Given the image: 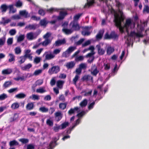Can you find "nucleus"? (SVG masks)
Returning a JSON list of instances; mask_svg holds the SVG:
<instances>
[{"mask_svg":"<svg viewBox=\"0 0 149 149\" xmlns=\"http://www.w3.org/2000/svg\"><path fill=\"white\" fill-rule=\"evenodd\" d=\"M112 11L114 13V22L115 23V26L119 28L120 31L121 33H123L124 32L123 29L125 27L124 26L123 27L122 26L121 23L124 20L125 17L123 12L120 10H119L118 12L120 14V16L119 14L117 13L114 9H112L111 10V12Z\"/></svg>","mask_w":149,"mask_h":149,"instance_id":"f257e3e1","label":"nucleus"},{"mask_svg":"<svg viewBox=\"0 0 149 149\" xmlns=\"http://www.w3.org/2000/svg\"><path fill=\"white\" fill-rule=\"evenodd\" d=\"M9 9L10 12L12 11V13H14L16 12V10H14L13 5H10L8 6L6 4H3L0 6V9L2 12H5L8 8Z\"/></svg>","mask_w":149,"mask_h":149,"instance_id":"f03ea898","label":"nucleus"},{"mask_svg":"<svg viewBox=\"0 0 149 149\" xmlns=\"http://www.w3.org/2000/svg\"><path fill=\"white\" fill-rule=\"evenodd\" d=\"M60 71V67L58 65L54 66L50 68L48 71V73L50 75L54 74H56Z\"/></svg>","mask_w":149,"mask_h":149,"instance_id":"7ed1b4c3","label":"nucleus"},{"mask_svg":"<svg viewBox=\"0 0 149 149\" xmlns=\"http://www.w3.org/2000/svg\"><path fill=\"white\" fill-rule=\"evenodd\" d=\"M70 26H71V29L73 31H78L79 30L80 27L78 21H73L70 24Z\"/></svg>","mask_w":149,"mask_h":149,"instance_id":"20e7f679","label":"nucleus"},{"mask_svg":"<svg viewBox=\"0 0 149 149\" xmlns=\"http://www.w3.org/2000/svg\"><path fill=\"white\" fill-rule=\"evenodd\" d=\"M91 69L92 70L91 72V74L93 76H96L99 72V70H97V66L95 65H94L91 67Z\"/></svg>","mask_w":149,"mask_h":149,"instance_id":"39448f33","label":"nucleus"},{"mask_svg":"<svg viewBox=\"0 0 149 149\" xmlns=\"http://www.w3.org/2000/svg\"><path fill=\"white\" fill-rule=\"evenodd\" d=\"M132 24V21L130 19H128L126 20L125 23L124 25V27L126 29V31L128 33L129 32L128 29L129 26Z\"/></svg>","mask_w":149,"mask_h":149,"instance_id":"423d86ee","label":"nucleus"},{"mask_svg":"<svg viewBox=\"0 0 149 149\" xmlns=\"http://www.w3.org/2000/svg\"><path fill=\"white\" fill-rule=\"evenodd\" d=\"M66 11H61L59 13V15L57 17V19L61 20L63 19L64 17L67 15Z\"/></svg>","mask_w":149,"mask_h":149,"instance_id":"0eeeda50","label":"nucleus"},{"mask_svg":"<svg viewBox=\"0 0 149 149\" xmlns=\"http://www.w3.org/2000/svg\"><path fill=\"white\" fill-rule=\"evenodd\" d=\"M65 42L66 41L64 39L58 40L55 41L54 45H55L56 47H58L65 44Z\"/></svg>","mask_w":149,"mask_h":149,"instance_id":"6e6552de","label":"nucleus"},{"mask_svg":"<svg viewBox=\"0 0 149 149\" xmlns=\"http://www.w3.org/2000/svg\"><path fill=\"white\" fill-rule=\"evenodd\" d=\"M82 79L83 81H91L92 82H93V77L90 75H86L84 76L82 78Z\"/></svg>","mask_w":149,"mask_h":149,"instance_id":"1a4fd4ad","label":"nucleus"},{"mask_svg":"<svg viewBox=\"0 0 149 149\" xmlns=\"http://www.w3.org/2000/svg\"><path fill=\"white\" fill-rule=\"evenodd\" d=\"M96 48L97 49L98 54L102 55L104 54L105 50L103 48H101L100 45H97L96 46Z\"/></svg>","mask_w":149,"mask_h":149,"instance_id":"9d476101","label":"nucleus"},{"mask_svg":"<svg viewBox=\"0 0 149 149\" xmlns=\"http://www.w3.org/2000/svg\"><path fill=\"white\" fill-rule=\"evenodd\" d=\"M75 63L73 61H71L70 62H67L65 65L67 68L69 69H72L74 66L75 65Z\"/></svg>","mask_w":149,"mask_h":149,"instance_id":"9b49d317","label":"nucleus"},{"mask_svg":"<svg viewBox=\"0 0 149 149\" xmlns=\"http://www.w3.org/2000/svg\"><path fill=\"white\" fill-rule=\"evenodd\" d=\"M64 9L63 8L58 9L53 8H51L47 10V11L50 13H52L55 12H57L59 10H63Z\"/></svg>","mask_w":149,"mask_h":149,"instance_id":"f8f14e48","label":"nucleus"},{"mask_svg":"<svg viewBox=\"0 0 149 149\" xmlns=\"http://www.w3.org/2000/svg\"><path fill=\"white\" fill-rule=\"evenodd\" d=\"M13 72L12 69L11 68H8L3 69L2 71V74H9Z\"/></svg>","mask_w":149,"mask_h":149,"instance_id":"ddd939ff","label":"nucleus"},{"mask_svg":"<svg viewBox=\"0 0 149 149\" xmlns=\"http://www.w3.org/2000/svg\"><path fill=\"white\" fill-rule=\"evenodd\" d=\"M104 31V30H100L96 36L97 39H101L103 36Z\"/></svg>","mask_w":149,"mask_h":149,"instance_id":"4468645a","label":"nucleus"},{"mask_svg":"<svg viewBox=\"0 0 149 149\" xmlns=\"http://www.w3.org/2000/svg\"><path fill=\"white\" fill-rule=\"evenodd\" d=\"M19 14L24 17L25 18L29 17L30 15L25 10H21L19 12Z\"/></svg>","mask_w":149,"mask_h":149,"instance_id":"2eb2a0df","label":"nucleus"},{"mask_svg":"<svg viewBox=\"0 0 149 149\" xmlns=\"http://www.w3.org/2000/svg\"><path fill=\"white\" fill-rule=\"evenodd\" d=\"M87 2L86 3L84 6V8H86L87 7H89L92 5H93L94 3H95V1L94 0H87Z\"/></svg>","mask_w":149,"mask_h":149,"instance_id":"dca6fc26","label":"nucleus"},{"mask_svg":"<svg viewBox=\"0 0 149 149\" xmlns=\"http://www.w3.org/2000/svg\"><path fill=\"white\" fill-rule=\"evenodd\" d=\"M110 36H111V39H112L114 40L118 39V35L114 31L111 32L110 34Z\"/></svg>","mask_w":149,"mask_h":149,"instance_id":"f3484780","label":"nucleus"},{"mask_svg":"<svg viewBox=\"0 0 149 149\" xmlns=\"http://www.w3.org/2000/svg\"><path fill=\"white\" fill-rule=\"evenodd\" d=\"M54 57L55 56L52 54H47L45 55L44 61H45L46 60H51L54 58Z\"/></svg>","mask_w":149,"mask_h":149,"instance_id":"a211bd4d","label":"nucleus"},{"mask_svg":"<svg viewBox=\"0 0 149 149\" xmlns=\"http://www.w3.org/2000/svg\"><path fill=\"white\" fill-rule=\"evenodd\" d=\"M79 108L78 107H74V108H71L68 112V113L69 115H71L74 114L76 111H77L79 110Z\"/></svg>","mask_w":149,"mask_h":149,"instance_id":"6ab92c4d","label":"nucleus"},{"mask_svg":"<svg viewBox=\"0 0 149 149\" xmlns=\"http://www.w3.org/2000/svg\"><path fill=\"white\" fill-rule=\"evenodd\" d=\"M62 31L66 35H69L71 34L73 32L72 29H69L67 28H63Z\"/></svg>","mask_w":149,"mask_h":149,"instance_id":"aec40b11","label":"nucleus"},{"mask_svg":"<svg viewBox=\"0 0 149 149\" xmlns=\"http://www.w3.org/2000/svg\"><path fill=\"white\" fill-rule=\"evenodd\" d=\"M59 138L57 139L56 137H55L54 139V141H51L49 144V146L51 148L55 147L57 145L56 142L59 139Z\"/></svg>","mask_w":149,"mask_h":149,"instance_id":"412c9836","label":"nucleus"},{"mask_svg":"<svg viewBox=\"0 0 149 149\" xmlns=\"http://www.w3.org/2000/svg\"><path fill=\"white\" fill-rule=\"evenodd\" d=\"M32 66V65L31 63H28L24 65V66H21V68L22 70L24 71H26L29 69Z\"/></svg>","mask_w":149,"mask_h":149,"instance_id":"4be33fe9","label":"nucleus"},{"mask_svg":"<svg viewBox=\"0 0 149 149\" xmlns=\"http://www.w3.org/2000/svg\"><path fill=\"white\" fill-rule=\"evenodd\" d=\"M114 49L110 46L107 47V54L108 55H110L114 51Z\"/></svg>","mask_w":149,"mask_h":149,"instance_id":"5701e85b","label":"nucleus"},{"mask_svg":"<svg viewBox=\"0 0 149 149\" xmlns=\"http://www.w3.org/2000/svg\"><path fill=\"white\" fill-rule=\"evenodd\" d=\"M49 23L48 21L46 20V18H45L40 20V24L41 26H46L47 24Z\"/></svg>","mask_w":149,"mask_h":149,"instance_id":"b1692460","label":"nucleus"},{"mask_svg":"<svg viewBox=\"0 0 149 149\" xmlns=\"http://www.w3.org/2000/svg\"><path fill=\"white\" fill-rule=\"evenodd\" d=\"M34 107V104L32 102L29 103L27 104L26 108L27 110H31L33 109Z\"/></svg>","mask_w":149,"mask_h":149,"instance_id":"393cba45","label":"nucleus"},{"mask_svg":"<svg viewBox=\"0 0 149 149\" xmlns=\"http://www.w3.org/2000/svg\"><path fill=\"white\" fill-rule=\"evenodd\" d=\"M9 145L10 147H13L14 146H18L19 145V143L15 140L10 141L9 143Z\"/></svg>","mask_w":149,"mask_h":149,"instance_id":"a878e982","label":"nucleus"},{"mask_svg":"<svg viewBox=\"0 0 149 149\" xmlns=\"http://www.w3.org/2000/svg\"><path fill=\"white\" fill-rule=\"evenodd\" d=\"M37 27V25L36 24H29L26 26L25 28L29 29V30H35Z\"/></svg>","mask_w":149,"mask_h":149,"instance_id":"bb28decb","label":"nucleus"},{"mask_svg":"<svg viewBox=\"0 0 149 149\" xmlns=\"http://www.w3.org/2000/svg\"><path fill=\"white\" fill-rule=\"evenodd\" d=\"M87 100L86 99L83 100L79 104L80 106L81 107H85L87 104Z\"/></svg>","mask_w":149,"mask_h":149,"instance_id":"cd10ccee","label":"nucleus"},{"mask_svg":"<svg viewBox=\"0 0 149 149\" xmlns=\"http://www.w3.org/2000/svg\"><path fill=\"white\" fill-rule=\"evenodd\" d=\"M64 83V81L62 80H58L56 83V85L60 89L63 88V85Z\"/></svg>","mask_w":149,"mask_h":149,"instance_id":"c85d7f7f","label":"nucleus"},{"mask_svg":"<svg viewBox=\"0 0 149 149\" xmlns=\"http://www.w3.org/2000/svg\"><path fill=\"white\" fill-rule=\"evenodd\" d=\"M18 117L19 116L17 113H14L13 116L10 118V122H12L16 121L18 118Z\"/></svg>","mask_w":149,"mask_h":149,"instance_id":"c756f323","label":"nucleus"},{"mask_svg":"<svg viewBox=\"0 0 149 149\" xmlns=\"http://www.w3.org/2000/svg\"><path fill=\"white\" fill-rule=\"evenodd\" d=\"M26 96V95L23 93H20L15 95V97L18 99H22L24 98Z\"/></svg>","mask_w":149,"mask_h":149,"instance_id":"7c9ffc66","label":"nucleus"},{"mask_svg":"<svg viewBox=\"0 0 149 149\" xmlns=\"http://www.w3.org/2000/svg\"><path fill=\"white\" fill-rule=\"evenodd\" d=\"M51 41L52 40L49 39H45V40L42 42V45L43 46H46L49 44L51 43Z\"/></svg>","mask_w":149,"mask_h":149,"instance_id":"2f4dec72","label":"nucleus"},{"mask_svg":"<svg viewBox=\"0 0 149 149\" xmlns=\"http://www.w3.org/2000/svg\"><path fill=\"white\" fill-rule=\"evenodd\" d=\"M43 83V81L42 79L38 80L35 82V84H33L32 86V87L35 88L37 86H40Z\"/></svg>","mask_w":149,"mask_h":149,"instance_id":"473e14b6","label":"nucleus"},{"mask_svg":"<svg viewBox=\"0 0 149 149\" xmlns=\"http://www.w3.org/2000/svg\"><path fill=\"white\" fill-rule=\"evenodd\" d=\"M67 104V102L60 103L59 104V108L60 109L63 110L66 108Z\"/></svg>","mask_w":149,"mask_h":149,"instance_id":"72a5a7b5","label":"nucleus"},{"mask_svg":"<svg viewBox=\"0 0 149 149\" xmlns=\"http://www.w3.org/2000/svg\"><path fill=\"white\" fill-rule=\"evenodd\" d=\"M8 56L10 57V58L8 59L9 62H11L15 61V56L13 54L10 53L9 54Z\"/></svg>","mask_w":149,"mask_h":149,"instance_id":"f704fd0d","label":"nucleus"},{"mask_svg":"<svg viewBox=\"0 0 149 149\" xmlns=\"http://www.w3.org/2000/svg\"><path fill=\"white\" fill-rule=\"evenodd\" d=\"M12 84V82L11 81H6L4 83L3 86L5 88L9 87Z\"/></svg>","mask_w":149,"mask_h":149,"instance_id":"c9c22d12","label":"nucleus"},{"mask_svg":"<svg viewBox=\"0 0 149 149\" xmlns=\"http://www.w3.org/2000/svg\"><path fill=\"white\" fill-rule=\"evenodd\" d=\"M83 13H81L75 15L74 17V20L73 21L75 20L78 21V20L80 17L83 15Z\"/></svg>","mask_w":149,"mask_h":149,"instance_id":"e433bc0d","label":"nucleus"},{"mask_svg":"<svg viewBox=\"0 0 149 149\" xmlns=\"http://www.w3.org/2000/svg\"><path fill=\"white\" fill-rule=\"evenodd\" d=\"M19 141L23 144H26L29 142V140L26 138H21L19 139Z\"/></svg>","mask_w":149,"mask_h":149,"instance_id":"4c0bfd02","label":"nucleus"},{"mask_svg":"<svg viewBox=\"0 0 149 149\" xmlns=\"http://www.w3.org/2000/svg\"><path fill=\"white\" fill-rule=\"evenodd\" d=\"M76 49V48L75 47L70 46L66 50L70 54L74 51Z\"/></svg>","mask_w":149,"mask_h":149,"instance_id":"58836bf2","label":"nucleus"},{"mask_svg":"<svg viewBox=\"0 0 149 149\" xmlns=\"http://www.w3.org/2000/svg\"><path fill=\"white\" fill-rule=\"evenodd\" d=\"M27 38L29 40H32L33 38V35L32 32L28 33L26 35Z\"/></svg>","mask_w":149,"mask_h":149,"instance_id":"ea45409f","label":"nucleus"},{"mask_svg":"<svg viewBox=\"0 0 149 149\" xmlns=\"http://www.w3.org/2000/svg\"><path fill=\"white\" fill-rule=\"evenodd\" d=\"M84 59V57L82 56H77L75 59V60L76 62L82 61Z\"/></svg>","mask_w":149,"mask_h":149,"instance_id":"a19ab883","label":"nucleus"},{"mask_svg":"<svg viewBox=\"0 0 149 149\" xmlns=\"http://www.w3.org/2000/svg\"><path fill=\"white\" fill-rule=\"evenodd\" d=\"M19 105L18 103L15 102L13 103L11 106V108L12 109H15L19 108Z\"/></svg>","mask_w":149,"mask_h":149,"instance_id":"79ce46f5","label":"nucleus"},{"mask_svg":"<svg viewBox=\"0 0 149 149\" xmlns=\"http://www.w3.org/2000/svg\"><path fill=\"white\" fill-rule=\"evenodd\" d=\"M19 59L20 60L18 61V62L20 64L24 63L26 60L24 56H20L19 57Z\"/></svg>","mask_w":149,"mask_h":149,"instance_id":"37998d69","label":"nucleus"},{"mask_svg":"<svg viewBox=\"0 0 149 149\" xmlns=\"http://www.w3.org/2000/svg\"><path fill=\"white\" fill-rule=\"evenodd\" d=\"M7 97V95L6 94L4 93H3L0 95V100H4Z\"/></svg>","mask_w":149,"mask_h":149,"instance_id":"c03bdc74","label":"nucleus"},{"mask_svg":"<svg viewBox=\"0 0 149 149\" xmlns=\"http://www.w3.org/2000/svg\"><path fill=\"white\" fill-rule=\"evenodd\" d=\"M38 13L39 15L42 16H44L45 14V11L42 9H40Z\"/></svg>","mask_w":149,"mask_h":149,"instance_id":"a18cd8bd","label":"nucleus"},{"mask_svg":"<svg viewBox=\"0 0 149 149\" xmlns=\"http://www.w3.org/2000/svg\"><path fill=\"white\" fill-rule=\"evenodd\" d=\"M6 41V37L5 36L0 38V45H3Z\"/></svg>","mask_w":149,"mask_h":149,"instance_id":"49530a36","label":"nucleus"},{"mask_svg":"<svg viewBox=\"0 0 149 149\" xmlns=\"http://www.w3.org/2000/svg\"><path fill=\"white\" fill-rule=\"evenodd\" d=\"M69 125V123L68 122H65L63 123L61 125V129H64L65 128Z\"/></svg>","mask_w":149,"mask_h":149,"instance_id":"de8ad7c7","label":"nucleus"},{"mask_svg":"<svg viewBox=\"0 0 149 149\" xmlns=\"http://www.w3.org/2000/svg\"><path fill=\"white\" fill-rule=\"evenodd\" d=\"M39 110L42 112H47L48 111V109L45 107H42L39 108Z\"/></svg>","mask_w":149,"mask_h":149,"instance_id":"09e8293b","label":"nucleus"},{"mask_svg":"<svg viewBox=\"0 0 149 149\" xmlns=\"http://www.w3.org/2000/svg\"><path fill=\"white\" fill-rule=\"evenodd\" d=\"M86 112L84 111H82L78 113L77 115V116L79 118H81L84 115H85Z\"/></svg>","mask_w":149,"mask_h":149,"instance_id":"8fccbe9b","label":"nucleus"},{"mask_svg":"<svg viewBox=\"0 0 149 149\" xmlns=\"http://www.w3.org/2000/svg\"><path fill=\"white\" fill-rule=\"evenodd\" d=\"M143 12H146L149 13V7L148 5H145L143 9Z\"/></svg>","mask_w":149,"mask_h":149,"instance_id":"3c124183","label":"nucleus"},{"mask_svg":"<svg viewBox=\"0 0 149 149\" xmlns=\"http://www.w3.org/2000/svg\"><path fill=\"white\" fill-rule=\"evenodd\" d=\"M24 38V35H20L18 38L17 39V41L20 42L23 40Z\"/></svg>","mask_w":149,"mask_h":149,"instance_id":"603ef678","label":"nucleus"},{"mask_svg":"<svg viewBox=\"0 0 149 149\" xmlns=\"http://www.w3.org/2000/svg\"><path fill=\"white\" fill-rule=\"evenodd\" d=\"M36 91L37 93H42L46 92V91L43 88H41L37 89Z\"/></svg>","mask_w":149,"mask_h":149,"instance_id":"864d4df0","label":"nucleus"},{"mask_svg":"<svg viewBox=\"0 0 149 149\" xmlns=\"http://www.w3.org/2000/svg\"><path fill=\"white\" fill-rule=\"evenodd\" d=\"M61 126L60 125L54 126L53 128V130L55 132H58L59 130L61 129Z\"/></svg>","mask_w":149,"mask_h":149,"instance_id":"5fc2aeb1","label":"nucleus"},{"mask_svg":"<svg viewBox=\"0 0 149 149\" xmlns=\"http://www.w3.org/2000/svg\"><path fill=\"white\" fill-rule=\"evenodd\" d=\"M79 67L81 70L82 69H86V65L85 63H81L79 65Z\"/></svg>","mask_w":149,"mask_h":149,"instance_id":"6e6d98bb","label":"nucleus"},{"mask_svg":"<svg viewBox=\"0 0 149 149\" xmlns=\"http://www.w3.org/2000/svg\"><path fill=\"white\" fill-rule=\"evenodd\" d=\"M104 39L105 40L110 39L111 36L109 35L108 32L106 33L104 36Z\"/></svg>","mask_w":149,"mask_h":149,"instance_id":"4d7b16f0","label":"nucleus"},{"mask_svg":"<svg viewBox=\"0 0 149 149\" xmlns=\"http://www.w3.org/2000/svg\"><path fill=\"white\" fill-rule=\"evenodd\" d=\"M46 123L47 125L50 126H52L53 125V122L49 119H48L47 120Z\"/></svg>","mask_w":149,"mask_h":149,"instance_id":"13d9d810","label":"nucleus"},{"mask_svg":"<svg viewBox=\"0 0 149 149\" xmlns=\"http://www.w3.org/2000/svg\"><path fill=\"white\" fill-rule=\"evenodd\" d=\"M91 43V41L89 40H88L86 41L84 43L82 44V47H86L88 45H89Z\"/></svg>","mask_w":149,"mask_h":149,"instance_id":"bf43d9fd","label":"nucleus"},{"mask_svg":"<svg viewBox=\"0 0 149 149\" xmlns=\"http://www.w3.org/2000/svg\"><path fill=\"white\" fill-rule=\"evenodd\" d=\"M42 72V70H41L39 69L36 70L35 71L34 73H33V75L37 76L41 73Z\"/></svg>","mask_w":149,"mask_h":149,"instance_id":"052dcab7","label":"nucleus"},{"mask_svg":"<svg viewBox=\"0 0 149 149\" xmlns=\"http://www.w3.org/2000/svg\"><path fill=\"white\" fill-rule=\"evenodd\" d=\"M40 58L39 57H36L35 58L34 62L36 64H38L39 63L40 61Z\"/></svg>","mask_w":149,"mask_h":149,"instance_id":"680f3d73","label":"nucleus"},{"mask_svg":"<svg viewBox=\"0 0 149 149\" xmlns=\"http://www.w3.org/2000/svg\"><path fill=\"white\" fill-rule=\"evenodd\" d=\"M22 5V3L20 0H18L16 3L15 6L17 7H20Z\"/></svg>","mask_w":149,"mask_h":149,"instance_id":"e2e57ef3","label":"nucleus"},{"mask_svg":"<svg viewBox=\"0 0 149 149\" xmlns=\"http://www.w3.org/2000/svg\"><path fill=\"white\" fill-rule=\"evenodd\" d=\"M9 33L11 36H13L16 33L15 29H11L9 31Z\"/></svg>","mask_w":149,"mask_h":149,"instance_id":"0e129e2a","label":"nucleus"},{"mask_svg":"<svg viewBox=\"0 0 149 149\" xmlns=\"http://www.w3.org/2000/svg\"><path fill=\"white\" fill-rule=\"evenodd\" d=\"M12 18L15 20L19 19H21V17L19 15H14L12 16Z\"/></svg>","mask_w":149,"mask_h":149,"instance_id":"69168bd1","label":"nucleus"},{"mask_svg":"<svg viewBox=\"0 0 149 149\" xmlns=\"http://www.w3.org/2000/svg\"><path fill=\"white\" fill-rule=\"evenodd\" d=\"M90 32L88 31H82L81 32V34L82 35L84 36H88L90 34Z\"/></svg>","mask_w":149,"mask_h":149,"instance_id":"338daca9","label":"nucleus"},{"mask_svg":"<svg viewBox=\"0 0 149 149\" xmlns=\"http://www.w3.org/2000/svg\"><path fill=\"white\" fill-rule=\"evenodd\" d=\"M26 149H35V146L31 144H29L27 146Z\"/></svg>","mask_w":149,"mask_h":149,"instance_id":"774afa93","label":"nucleus"}]
</instances>
